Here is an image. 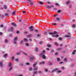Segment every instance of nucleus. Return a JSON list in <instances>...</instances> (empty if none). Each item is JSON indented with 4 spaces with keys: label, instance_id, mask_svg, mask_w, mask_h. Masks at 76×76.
I'll return each instance as SVG.
<instances>
[{
    "label": "nucleus",
    "instance_id": "obj_1",
    "mask_svg": "<svg viewBox=\"0 0 76 76\" xmlns=\"http://www.w3.org/2000/svg\"><path fill=\"white\" fill-rule=\"evenodd\" d=\"M45 53V50H43L42 51V53L41 54H40V56L42 58H43V59H45L46 58V57L44 55V53Z\"/></svg>",
    "mask_w": 76,
    "mask_h": 76
},
{
    "label": "nucleus",
    "instance_id": "obj_2",
    "mask_svg": "<svg viewBox=\"0 0 76 76\" xmlns=\"http://www.w3.org/2000/svg\"><path fill=\"white\" fill-rule=\"evenodd\" d=\"M18 39V37H16L14 38V39H13V42L14 44H17V41Z\"/></svg>",
    "mask_w": 76,
    "mask_h": 76
},
{
    "label": "nucleus",
    "instance_id": "obj_3",
    "mask_svg": "<svg viewBox=\"0 0 76 76\" xmlns=\"http://www.w3.org/2000/svg\"><path fill=\"white\" fill-rule=\"evenodd\" d=\"M65 37H66V38H70L71 37V35H70V33H68L67 35H65Z\"/></svg>",
    "mask_w": 76,
    "mask_h": 76
},
{
    "label": "nucleus",
    "instance_id": "obj_4",
    "mask_svg": "<svg viewBox=\"0 0 76 76\" xmlns=\"http://www.w3.org/2000/svg\"><path fill=\"white\" fill-rule=\"evenodd\" d=\"M3 61H0V66H1V67H3Z\"/></svg>",
    "mask_w": 76,
    "mask_h": 76
},
{
    "label": "nucleus",
    "instance_id": "obj_5",
    "mask_svg": "<svg viewBox=\"0 0 76 76\" xmlns=\"http://www.w3.org/2000/svg\"><path fill=\"white\" fill-rule=\"evenodd\" d=\"M29 29H30V31H33L34 30V29H33V26H31L29 27Z\"/></svg>",
    "mask_w": 76,
    "mask_h": 76
},
{
    "label": "nucleus",
    "instance_id": "obj_6",
    "mask_svg": "<svg viewBox=\"0 0 76 76\" xmlns=\"http://www.w3.org/2000/svg\"><path fill=\"white\" fill-rule=\"evenodd\" d=\"M16 15V11H14L12 13V15L13 16H15Z\"/></svg>",
    "mask_w": 76,
    "mask_h": 76
},
{
    "label": "nucleus",
    "instance_id": "obj_7",
    "mask_svg": "<svg viewBox=\"0 0 76 76\" xmlns=\"http://www.w3.org/2000/svg\"><path fill=\"white\" fill-rule=\"evenodd\" d=\"M3 7L4 9H5V10L7 9V6L6 5H4L3 6Z\"/></svg>",
    "mask_w": 76,
    "mask_h": 76
},
{
    "label": "nucleus",
    "instance_id": "obj_8",
    "mask_svg": "<svg viewBox=\"0 0 76 76\" xmlns=\"http://www.w3.org/2000/svg\"><path fill=\"white\" fill-rule=\"evenodd\" d=\"M12 64L11 62H10L8 64V66L9 67H12Z\"/></svg>",
    "mask_w": 76,
    "mask_h": 76
},
{
    "label": "nucleus",
    "instance_id": "obj_9",
    "mask_svg": "<svg viewBox=\"0 0 76 76\" xmlns=\"http://www.w3.org/2000/svg\"><path fill=\"white\" fill-rule=\"evenodd\" d=\"M66 4H70V1H67L66 2Z\"/></svg>",
    "mask_w": 76,
    "mask_h": 76
},
{
    "label": "nucleus",
    "instance_id": "obj_10",
    "mask_svg": "<svg viewBox=\"0 0 76 76\" xmlns=\"http://www.w3.org/2000/svg\"><path fill=\"white\" fill-rule=\"evenodd\" d=\"M37 62H36L33 65V67H34L36 65H37Z\"/></svg>",
    "mask_w": 76,
    "mask_h": 76
},
{
    "label": "nucleus",
    "instance_id": "obj_11",
    "mask_svg": "<svg viewBox=\"0 0 76 76\" xmlns=\"http://www.w3.org/2000/svg\"><path fill=\"white\" fill-rule=\"evenodd\" d=\"M44 64V61H43L42 62H39V64L41 65V64Z\"/></svg>",
    "mask_w": 76,
    "mask_h": 76
},
{
    "label": "nucleus",
    "instance_id": "obj_12",
    "mask_svg": "<svg viewBox=\"0 0 76 76\" xmlns=\"http://www.w3.org/2000/svg\"><path fill=\"white\" fill-rule=\"evenodd\" d=\"M58 70V68H56L55 69L53 70L52 71V72H56V70Z\"/></svg>",
    "mask_w": 76,
    "mask_h": 76
},
{
    "label": "nucleus",
    "instance_id": "obj_13",
    "mask_svg": "<svg viewBox=\"0 0 76 76\" xmlns=\"http://www.w3.org/2000/svg\"><path fill=\"white\" fill-rule=\"evenodd\" d=\"M11 24L13 26H16V25L15 23H12Z\"/></svg>",
    "mask_w": 76,
    "mask_h": 76
},
{
    "label": "nucleus",
    "instance_id": "obj_14",
    "mask_svg": "<svg viewBox=\"0 0 76 76\" xmlns=\"http://www.w3.org/2000/svg\"><path fill=\"white\" fill-rule=\"evenodd\" d=\"M52 36L53 37H58V35H52Z\"/></svg>",
    "mask_w": 76,
    "mask_h": 76
},
{
    "label": "nucleus",
    "instance_id": "obj_15",
    "mask_svg": "<svg viewBox=\"0 0 76 76\" xmlns=\"http://www.w3.org/2000/svg\"><path fill=\"white\" fill-rule=\"evenodd\" d=\"M4 41L5 42H6V43H7L8 42H9V41L7 39H5L4 40Z\"/></svg>",
    "mask_w": 76,
    "mask_h": 76
},
{
    "label": "nucleus",
    "instance_id": "obj_16",
    "mask_svg": "<svg viewBox=\"0 0 76 76\" xmlns=\"http://www.w3.org/2000/svg\"><path fill=\"white\" fill-rule=\"evenodd\" d=\"M38 70V68L37 67H35L34 68V71H37V70Z\"/></svg>",
    "mask_w": 76,
    "mask_h": 76
},
{
    "label": "nucleus",
    "instance_id": "obj_17",
    "mask_svg": "<svg viewBox=\"0 0 76 76\" xmlns=\"http://www.w3.org/2000/svg\"><path fill=\"white\" fill-rule=\"evenodd\" d=\"M76 50H75L72 52V55H74V54H75V52H76Z\"/></svg>",
    "mask_w": 76,
    "mask_h": 76
},
{
    "label": "nucleus",
    "instance_id": "obj_18",
    "mask_svg": "<svg viewBox=\"0 0 76 76\" xmlns=\"http://www.w3.org/2000/svg\"><path fill=\"white\" fill-rule=\"evenodd\" d=\"M47 7L48 8V9H51V7L49 5H48L47 6Z\"/></svg>",
    "mask_w": 76,
    "mask_h": 76
},
{
    "label": "nucleus",
    "instance_id": "obj_19",
    "mask_svg": "<svg viewBox=\"0 0 76 76\" xmlns=\"http://www.w3.org/2000/svg\"><path fill=\"white\" fill-rule=\"evenodd\" d=\"M4 15H5V16H6L7 17L9 15V14H8V13H6L4 14Z\"/></svg>",
    "mask_w": 76,
    "mask_h": 76
},
{
    "label": "nucleus",
    "instance_id": "obj_20",
    "mask_svg": "<svg viewBox=\"0 0 76 76\" xmlns=\"http://www.w3.org/2000/svg\"><path fill=\"white\" fill-rule=\"evenodd\" d=\"M25 65L26 66H29V65H30V64L28 62H27L25 63Z\"/></svg>",
    "mask_w": 76,
    "mask_h": 76
},
{
    "label": "nucleus",
    "instance_id": "obj_21",
    "mask_svg": "<svg viewBox=\"0 0 76 76\" xmlns=\"http://www.w3.org/2000/svg\"><path fill=\"white\" fill-rule=\"evenodd\" d=\"M44 70L45 72H48V69H47L46 68H45V69H44Z\"/></svg>",
    "mask_w": 76,
    "mask_h": 76
},
{
    "label": "nucleus",
    "instance_id": "obj_22",
    "mask_svg": "<svg viewBox=\"0 0 76 76\" xmlns=\"http://www.w3.org/2000/svg\"><path fill=\"white\" fill-rule=\"evenodd\" d=\"M7 56V54H5L4 55V58H6V57Z\"/></svg>",
    "mask_w": 76,
    "mask_h": 76
},
{
    "label": "nucleus",
    "instance_id": "obj_23",
    "mask_svg": "<svg viewBox=\"0 0 76 76\" xmlns=\"http://www.w3.org/2000/svg\"><path fill=\"white\" fill-rule=\"evenodd\" d=\"M56 19L57 20V21H58V20H60V18H59L58 17H57V18H56Z\"/></svg>",
    "mask_w": 76,
    "mask_h": 76
},
{
    "label": "nucleus",
    "instance_id": "obj_24",
    "mask_svg": "<svg viewBox=\"0 0 76 76\" xmlns=\"http://www.w3.org/2000/svg\"><path fill=\"white\" fill-rule=\"evenodd\" d=\"M9 71H11V70L13 69V67L12 66L9 67Z\"/></svg>",
    "mask_w": 76,
    "mask_h": 76
},
{
    "label": "nucleus",
    "instance_id": "obj_25",
    "mask_svg": "<svg viewBox=\"0 0 76 76\" xmlns=\"http://www.w3.org/2000/svg\"><path fill=\"white\" fill-rule=\"evenodd\" d=\"M30 58L31 59V60H34V57L33 56L31 57Z\"/></svg>",
    "mask_w": 76,
    "mask_h": 76
},
{
    "label": "nucleus",
    "instance_id": "obj_26",
    "mask_svg": "<svg viewBox=\"0 0 76 76\" xmlns=\"http://www.w3.org/2000/svg\"><path fill=\"white\" fill-rule=\"evenodd\" d=\"M53 33V34H58V33L56 31H54Z\"/></svg>",
    "mask_w": 76,
    "mask_h": 76
},
{
    "label": "nucleus",
    "instance_id": "obj_27",
    "mask_svg": "<svg viewBox=\"0 0 76 76\" xmlns=\"http://www.w3.org/2000/svg\"><path fill=\"white\" fill-rule=\"evenodd\" d=\"M24 41L25 42H27L28 41V39L26 38L24 39Z\"/></svg>",
    "mask_w": 76,
    "mask_h": 76
},
{
    "label": "nucleus",
    "instance_id": "obj_28",
    "mask_svg": "<svg viewBox=\"0 0 76 76\" xmlns=\"http://www.w3.org/2000/svg\"><path fill=\"white\" fill-rule=\"evenodd\" d=\"M10 30H11V32H12L13 30V27H11Z\"/></svg>",
    "mask_w": 76,
    "mask_h": 76
},
{
    "label": "nucleus",
    "instance_id": "obj_29",
    "mask_svg": "<svg viewBox=\"0 0 76 76\" xmlns=\"http://www.w3.org/2000/svg\"><path fill=\"white\" fill-rule=\"evenodd\" d=\"M32 67H30L29 68V70L31 71H32Z\"/></svg>",
    "mask_w": 76,
    "mask_h": 76
},
{
    "label": "nucleus",
    "instance_id": "obj_30",
    "mask_svg": "<svg viewBox=\"0 0 76 76\" xmlns=\"http://www.w3.org/2000/svg\"><path fill=\"white\" fill-rule=\"evenodd\" d=\"M57 60L58 61H59L60 60V59L59 58H57Z\"/></svg>",
    "mask_w": 76,
    "mask_h": 76
},
{
    "label": "nucleus",
    "instance_id": "obj_31",
    "mask_svg": "<svg viewBox=\"0 0 76 76\" xmlns=\"http://www.w3.org/2000/svg\"><path fill=\"white\" fill-rule=\"evenodd\" d=\"M25 45L27 47H29V44L26 43L25 44Z\"/></svg>",
    "mask_w": 76,
    "mask_h": 76
},
{
    "label": "nucleus",
    "instance_id": "obj_32",
    "mask_svg": "<svg viewBox=\"0 0 76 76\" xmlns=\"http://www.w3.org/2000/svg\"><path fill=\"white\" fill-rule=\"evenodd\" d=\"M30 3L31 6H32V5H33V3L31 2V1L30 2Z\"/></svg>",
    "mask_w": 76,
    "mask_h": 76
},
{
    "label": "nucleus",
    "instance_id": "obj_33",
    "mask_svg": "<svg viewBox=\"0 0 76 76\" xmlns=\"http://www.w3.org/2000/svg\"><path fill=\"white\" fill-rule=\"evenodd\" d=\"M39 3L40 4H44V2H42L39 1Z\"/></svg>",
    "mask_w": 76,
    "mask_h": 76
},
{
    "label": "nucleus",
    "instance_id": "obj_34",
    "mask_svg": "<svg viewBox=\"0 0 76 76\" xmlns=\"http://www.w3.org/2000/svg\"><path fill=\"white\" fill-rule=\"evenodd\" d=\"M23 40H21L20 41V44H23Z\"/></svg>",
    "mask_w": 76,
    "mask_h": 76
},
{
    "label": "nucleus",
    "instance_id": "obj_35",
    "mask_svg": "<svg viewBox=\"0 0 76 76\" xmlns=\"http://www.w3.org/2000/svg\"><path fill=\"white\" fill-rule=\"evenodd\" d=\"M35 50L36 51H38V48H35Z\"/></svg>",
    "mask_w": 76,
    "mask_h": 76
},
{
    "label": "nucleus",
    "instance_id": "obj_36",
    "mask_svg": "<svg viewBox=\"0 0 76 76\" xmlns=\"http://www.w3.org/2000/svg\"><path fill=\"white\" fill-rule=\"evenodd\" d=\"M14 58H15L14 57V56L12 57L11 58V60L12 61H13V60H14Z\"/></svg>",
    "mask_w": 76,
    "mask_h": 76
},
{
    "label": "nucleus",
    "instance_id": "obj_37",
    "mask_svg": "<svg viewBox=\"0 0 76 76\" xmlns=\"http://www.w3.org/2000/svg\"><path fill=\"white\" fill-rule=\"evenodd\" d=\"M61 72V70H58L57 71V73H60Z\"/></svg>",
    "mask_w": 76,
    "mask_h": 76
},
{
    "label": "nucleus",
    "instance_id": "obj_38",
    "mask_svg": "<svg viewBox=\"0 0 76 76\" xmlns=\"http://www.w3.org/2000/svg\"><path fill=\"white\" fill-rule=\"evenodd\" d=\"M20 66H23V63H21L20 64Z\"/></svg>",
    "mask_w": 76,
    "mask_h": 76
},
{
    "label": "nucleus",
    "instance_id": "obj_39",
    "mask_svg": "<svg viewBox=\"0 0 76 76\" xmlns=\"http://www.w3.org/2000/svg\"><path fill=\"white\" fill-rule=\"evenodd\" d=\"M20 53L18 52L16 53V55H20Z\"/></svg>",
    "mask_w": 76,
    "mask_h": 76
},
{
    "label": "nucleus",
    "instance_id": "obj_40",
    "mask_svg": "<svg viewBox=\"0 0 76 76\" xmlns=\"http://www.w3.org/2000/svg\"><path fill=\"white\" fill-rule=\"evenodd\" d=\"M53 25H54V26H56V25H57V24L56 23H53L52 24Z\"/></svg>",
    "mask_w": 76,
    "mask_h": 76
},
{
    "label": "nucleus",
    "instance_id": "obj_41",
    "mask_svg": "<svg viewBox=\"0 0 76 76\" xmlns=\"http://www.w3.org/2000/svg\"><path fill=\"white\" fill-rule=\"evenodd\" d=\"M61 12V11L60 10H58L57 11V13H60V12Z\"/></svg>",
    "mask_w": 76,
    "mask_h": 76
},
{
    "label": "nucleus",
    "instance_id": "obj_42",
    "mask_svg": "<svg viewBox=\"0 0 76 76\" xmlns=\"http://www.w3.org/2000/svg\"><path fill=\"white\" fill-rule=\"evenodd\" d=\"M64 61H66H66H67V58H64Z\"/></svg>",
    "mask_w": 76,
    "mask_h": 76
},
{
    "label": "nucleus",
    "instance_id": "obj_43",
    "mask_svg": "<svg viewBox=\"0 0 76 76\" xmlns=\"http://www.w3.org/2000/svg\"><path fill=\"white\" fill-rule=\"evenodd\" d=\"M58 54V52H56V53H55V55L56 56H57Z\"/></svg>",
    "mask_w": 76,
    "mask_h": 76
},
{
    "label": "nucleus",
    "instance_id": "obj_44",
    "mask_svg": "<svg viewBox=\"0 0 76 76\" xmlns=\"http://www.w3.org/2000/svg\"><path fill=\"white\" fill-rule=\"evenodd\" d=\"M55 45H57V46L58 45V44H57V42H55Z\"/></svg>",
    "mask_w": 76,
    "mask_h": 76
},
{
    "label": "nucleus",
    "instance_id": "obj_45",
    "mask_svg": "<svg viewBox=\"0 0 76 76\" xmlns=\"http://www.w3.org/2000/svg\"><path fill=\"white\" fill-rule=\"evenodd\" d=\"M61 69L62 70H64V67L63 66H62L61 67Z\"/></svg>",
    "mask_w": 76,
    "mask_h": 76
},
{
    "label": "nucleus",
    "instance_id": "obj_46",
    "mask_svg": "<svg viewBox=\"0 0 76 76\" xmlns=\"http://www.w3.org/2000/svg\"><path fill=\"white\" fill-rule=\"evenodd\" d=\"M7 12L8 13H10V12H10V10H7Z\"/></svg>",
    "mask_w": 76,
    "mask_h": 76
},
{
    "label": "nucleus",
    "instance_id": "obj_47",
    "mask_svg": "<svg viewBox=\"0 0 76 76\" xmlns=\"http://www.w3.org/2000/svg\"><path fill=\"white\" fill-rule=\"evenodd\" d=\"M69 8H71L72 7V4H69Z\"/></svg>",
    "mask_w": 76,
    "mask_h": 76
},
{
    "label": "nucleus",
    "instance_id": "obj_48",
    "mask_svg": "<svg viewBox=\"0 0 76 76\" xmlns=\"http://www.w3.org/2000/svg\"><path fill=\"white\" fill-rule=\"evenodd\" d=\"M23 53L24 54H25V56H27L28 55V54H27L26 53Z\"/></svg>",
    "mask_w": 76,
    "mask_h": 76
},
{
    "label": "nucleus",
    "instance_id": "obj_49",
    "mask_svg": "<svg viewBox=\"0 0 76 76\" xmlns=\"http://www.w3.org/2000/svg\"><path fill=\"white\" fill-rule=\"evenodd\" d=\"M54 52V50L53 49H52L51 50V53H53Z\"/></svg>",
    "mask_w": 76,
    "mask_h": 76
},
{
    "label": "nucleus",
    "instance_id": "obj_50",
    "mask_svg": "<svg viewBox=\"0 0 76 76\" xmlns=\"http://www.w3.org/2000/svg\"><path fill=\"white\" fill-rule=\"evenodd\" d=\"M49 35H52V34H53V33L50 32L49 33Z\"/></svg>",
    "mask_w": 76,
    "mask_h": 76
},
{
    "label": "nucleus",
    "instance_id": "obj_51",
    "mask_svg": "<svg viewBox=\"0 0 76 76\" xmlns=\"http://www.w3.org/2000/svg\"><path fill=\"white\" fill-rule=\"evenodd\" d=\"M47 47H51V45H47Z\"/></svg>",
    "mask_w": 76,
    "mask_h": 76
},
{
    "label": "nucleus",
    "instance_id": "obj_52",
    "mask_svg": "<svg viewBox=\"0 0 76 76\" xmlns=\"http://www.w3.org/2000/svg\"><path fill=\"white\" fill-rule=\"evenodd\" d=\"M34 75H35V74H36V73H37V72L36 71L34 72Z\"/></svg>",
    "mask_w": 76,
    "mask_h": 76
},
{
    "label": "nucleus",
    "instance_id": "obj_53",
    "mask_svg": "<svg viewBox=\"0 0 76 76\" xmlns=\"http://www.w3.org/2000/svg\"><path fill=\"white\" fill-rule=\"evenodd\" d=\"M72 28H75V25H72Z\"/></svg>",
    "mask_w": 76,
    "mask_h": 76
},
{
    "label": "nucleus",
    "instance_id": "obj_54",
    "mask_svg": "<svg viewBox=\"0 0 76 76\" xmlns=\"http://www.w3.org/2000/svg\"><path fill=\"white\" fill-rule=\"evenodd\" d=\"M55 5H56V6H59V4H58L57 3L55 4Z\"/></svg>",
    "mask_w": 76,
    "mask_h": 76
},
{
    "label": "nucleus",
    "instance_id": "obj_55",
    "mask_svg": "<svg viewBox=\"0 0 76 76\" xmlns=\"http://www.w3.org/2000/svg\"><path fill=\"white\" fill-rule=\"evenodd\" d=\"M43 42H40L39 43V44H42Z\"/></svg>",
    "mask_w": 76,
    "mask_h": 76
},
{
    "label": "nucleus",
    "instance_id": "obj_56",
    "mask_svg": "<svg viewBox=\"0 0 76 76\" xmlns=\"http://www.w3.org/2000/svg\"><path fill=\"white\" fill-rule=\"evenodd\" d=\"M16 33H17V34H19V31H17L16 32Z\"/></svg>",
    "mask_w": 76,
    "mask_h": 76
},
{
    "label": "nucleus",
    "instance_id": "obj_57",
    "mask_svg": "<svg viewBox=\"0 0 76 76\" xmlns=\"http://www.w3.org/2000/svg\"><path fill=\"white\" fill-rule=\"evenodd\" d=\"M0 26H1V28H3V25L1 24V25Z\"/></svg>",
    "mask_w": 76,
    "mask_h": 76
},
{
    "label": "nucleus",
    "instance_id": "obj_58",
    "mask_svg": "<svg viewBox=\"0 0 76 76\" xmlns=\"http://www.w3.org/2000/svg\"><path fill=\"white\" fill-rule=\"evenodd\" d=\"M34 31L35 32H38V30H36Z\"/></svg>",
    "mask_w": 76,
    "mask_h": 76
},
{
    "label": "nucleus",
    "instance_id": "obj_59",
    "mask_svg": "<svg viewBox=\"0 0 76 76\" xmlns=\"http://www.w3.org/2000/svg\"><path fill=\"white\" fill-rule=\"evenodd\" d=\"M18 59H15V61H18Z\"/></svg>",
    "mask_w": 76,
    "mask_h": 76
},
{
    "label": "nucleus",
    "instance_id": "obj_60",
    "mask_svg": "<svg viewBox=\"0 0 76 76\" xmlns=\"http://www.w3.org/2000/svg\"><path fill=\"white\" fill-rule=\"evenodd\" d=\"M49 48H46V50H47V51H49Z\"/></svg>",
    "mask_w": 76,
    "mask_h": 76
},
{
    "label": "nucleus",
    "instance_id": "obj_61",
    "mask_svg": "<svg viewBox=\"0 0 76 76\" xmlns=\"http://www.w3.org/2000/svg\"><path fill=\"white\" fill-rule=\"evenodd\" d=\"M75 73H76V72H75L74 73V74H75L74 75H73V76H76V74H75Z\"/></svg>",
    "mask_w": 76,
    "mask_h": 76
},
{
    "label": "nucleus",
    "instance_id": "obj_62",
    "mask_svg": "<svg viewBox=\"0 0 76 76\" xmlns=\"http://www.w3.org/2000/svg\"><path fill=\"white\" fill-rule=\"evenodd\" d=\"M58 39L60 41H61V38H58Z\"/></svg>",
    "mask_w": 76,
    "mask_h": 76
},
{
    "label": "nucleus",
    "instance_id": "obj_63",
    "mask_svg": "<svg viewBox=\"0 0 76 76\" xmlns=\"http://www.w3.org/2000/svg\"><path fill=\"white\" fill-rule=\"evenodd\" d=\"M50 3H51V2H47V4H50Z\"/></svg>",
    "mask_w": 76,
    "mask_h": 76
},
{
    "label": "nucleus",
    "instance_id": "obj_64",
    "mask_svg": "<svg viewBox=\"0 0 76 76\" xmlns=\"http://www.w3.org/2000/svg\"><path fill=\"white\" fill-rule=\"evenodd\" d=\"M18 76H23V75H18Z\"/></svg>",
    "mask_w": 76,
    "mask_h": 76
}]
</instances>
